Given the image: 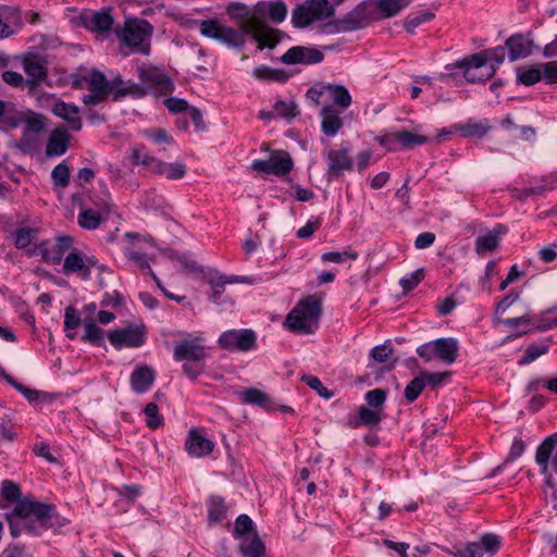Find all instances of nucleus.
<instances>
[{"label": "nucleus", "mask_w": 557, "mask_h": 557, "mask_svg": "<svg viewBox=\"0 0 557 557\" xmlns=\"http://www.w3.org/2000/svg\"><path fill=\"white\" fill-rule=\"evenodd\" d=\"M264 10L265 4L258 3L250 13L245 4L236 2L228 4L226 9L227 14L231 17L244 20L240 25V29L252 36V38L258 42L259 50H263L264 48L273 49L280 42L281 32L270 27L264 22Z\"/></svg>", "instance_id": "f257e3e1"}, {"label": "nucleus", "mask_w": 557, "mask_h": 557, "mask_svg": "<svg viewBox=\"0 0 557 557\" xmlns=\"http://www.w3.org/2000/svg\"><path fill=\"white\" fill-rule=\"evenodd\" d=\"M505 48L497 46L482 50L448 64L446 70L460 69L463 71V77L468 83H485L496 74L497 67L504 62Z\"/></svg>", "instance_id": "f03ea898"}, {"label": "nucleus", "mask_w": 557, "mask_h": 557, "mask_svg": "<svg viewBox=\"0 0 557 557\" xmlns=\"http://www.w3.org/2000/svg\"><path fill=\"white\" fill-rule=\"evenodd\" d=\"M321 314V301L309 296L299 301L287 314L285 325L294 333L313 334L318 330Z\"/></svg>", "instance_id": "7ed1b4c3"}, {"label": "nucleus", "mask_w": 557, "mask_h": 557, "mask_svg": "<svg viewBox=\"0 0 557 557\" xmlns=\"http://www.w3.org/2000/svg\"><path fill=\"white\" fill-rule=\"evenodd\" d=\"M30 516L35 517L40 529L48 530L52 527L50 521L54 517V506L24 497L14 503V508L12 512L7 513V519L20 518L21 520H27Z\"/></svg>", "instance_id": "20e7f679"}, {"label": "nucleus", "mask_w": 557, "mask_h": 557, "mask_svg": "<svg viewBox=\"0 0 557 557\" xmlns=\"http://www.w3.org/2000/svg\"><path fill=\"white\" fill-rule=\"evenodd\" d=\"M152 26L146 20H127L123 29H117L116 35L127 47L143 53H149V40L152 34Z\"/></svg>", "instance_id": "39448f33"}, {"label": "nucleus", "mask_w": 557, "mask_h": 557, "mask_svg": "<svg viewBox=\"0 0 557 557\" xmlns=\"http://www.w3.org/2000/svg\"><path fill=\"white\" fill-rule=\"evenodd\" d=\"M333 14L334 8L327 0H309L293 9L292 23L297 28H304Z\"/></svg>", "instance_id": "423d86ee"}, {"label": "nucleus", "mask_w": 557, "mask_h": 557, "mask_svg": "<svg viewBox=\"0 0 557 557\" xmlns=\"http://www.w3.org/2000/svg\"><path fill=\"white\" fill-rule=\"evenodd\" d=\"M375 11L372 9L371 1H363L343 18L330 23L333 32H351L366 27L371 21H375Z\"/></svg>", "instance_id": "0eeeda50"}, {"label": "nucleus", "mask_w": 557, "mask_h": 557, "mask_svg": "<svg viewBox=\"0 0 557 557\" xmlns=\"http://www.w3.org/2000/svg\"><path fill=\"white\" fill-rule=\"evenodd\" d=\"M200 33L209 38L216 39L228 47L240 48L245 44V34L232 27L223 26L215 20H206L201 22Z\"/></svg>", "instance_id": "6e6552de"}, {"label": "nucleus", "mask_w": 557, "mask_h": 557, "mask_svg": "<svg viewBox=\"0 0 557 557\" xmlns=\"http://www.w3.org/2000/svg\"><path fill=\"white\" fill-rule=\"evenodd\" d=\"M138 76L141 85L146 88V94L148 91H154L160 95H169L174 89L170 76L159 67H140L138 70Z\"/></svg>", "instance_id": "1a4fd4ad"}, {"label": "nucleus", "mask_w": 557, "mask_h": 557, "mask_svg": "<svg viewBox=\"0 0 557 557\" xmlns=\"http://www.w3.org/2000/svg\"><path fill=\"white\" fill-rule=\"evenodd\" d=\"M256 333L252 330H230L219 337V345L226 350L248 351L256 346Z\"/></svg>", "instance_id": "9d476101"}, {"label": "nucleus", "mask_w": 557, "mask_h": 557, "mask_svg": "<svg viewBox=\"0 0 557 557\" xmlns=\"http://www.w3.org/2000/svg\"><path fill=\"white\" fill-rule=\"evenodd\" d=\"M108 338L116 349L125 347H139L146 341V329L139 325H129L124 329L112 330Z\"/></svg>", "instance_id": "9b49d317"}, {"label": "nucleus", "mask_w": 557, "mask_h": 557, "mask_svg": "<svg viewBox=\"0 0 557 557\" xmlns=\"http://www.w3.org/2000/svg\"><path fill=\"white\" fill-rule=\"evenodd\" d=\"M201 278H203L212 287V293L209 295V299L214 304H219V299L222 293L224 292V287L226 284L252 283V280L250 277L238 275L227 276L221 274L218 270L213 268H207V271H205V274L201 276Z\"/></svg>", "instance_id": "f8f14e48"}, {"label": "nucleus", "mask_w": 557, "mask_h": 557, "mask_svg": "<svg viewBox=\"0 0 557 557\" xmlns=\"http://www.w3.org/2000/svg\"><path fill=\"white\" fill-rule=\"evenodd\" d=\"M293 168L290 156L282 151L278 154H272L265 160H255L251 169L264 174L282 176L287 174Z\"/></svg>", "instance_id": "ddd939ff"}, {"label": "nucleus", "mask_w": 557, "mask_h": 557, "mask_svg": "<svg viewBox=\"0 0 557 557\" xmlns=\"http://www.w3.org/2000/svg\"><path fill=\"white\" fill-rule=\"evenodd\" d=\"M324 58L321 50L304 46H295L288 49L282 57L281 61L284 64H315L320 63Z\"/></svg>", "instance_id": "4468645a"}, {"label": "nucleus", "mask_w": 557, "mask_h": 557, "mask_svg": "<svg viewBox=\"0 0 557 557\" xmlns=\"http://www.w3.org/2000/svg\"><path fill=\"white\" fill-rule=\"evenodd\" d=\"M505 47L508 49V58L511 62L531 55L535 46L531 34H513L507 38Z\"/></svg>", "instance_id": "2eb2a0df"}, {"label": "nucleus", "mask_w": 557, "mask_h": 557, "mask_svg": "<svg viewBox=\"0 0 557 557\" xmlns=\"http://www.w3.org/2000/svg\"><path fill=\"white\" fill-rule=\"evenodd\" d=\"M205 356V348L198 338L184 339L174 347L173 357L176 361L201 362Z\"/></svg>", "instance_id": "dca6fc26"}, {"label": "nucleus", "mask_w": 557, "mask_h": 557, "mask_svg": "<svg viewBox=\"0 0 557 557\" xmlns=\"http://www.w3.org/2000/svg\"><path fill=\"white\" fill-rule=\"evenodd\" d=\"M352 160L349 157V149L342 147L341 149H330L327 151V175L329 178L338 177L343 171L350 170Z\"/></svg>", "instance_id": "f3484780"}, {"label": "nucleus", "mask_w": 557, "mask_h": 557, "mask_svg": "<svg viewBox=\"0 0 557 557\" xmlns=\"http://www.w3.org/2000/svg\"><path fill=\"white\" fill-rule=\"evenodd\" d=\"M48 119L39 113L27 111L24 113L23 123L26 124L24 136L22 138L23 146L26 150L34 147V143L30 141L29 134H40L47 126Z\"/></svg>", "instance_id": "a211bd4d"}, {"label": "nucleus", "mask_w": 557, "mask_h": 557, "mask_svg": "<svg viewBox=\"0 0 557 557\" xmlns=\"http://www.w3.org/2000/svg\"><path fill=\"white\" fill-rule=\"evenodd\" d=\"M185 448L191 456L199 458L210 455L214 449V443L201 436L196 429H190L185 442Z\"/></svg>", "instance_id": "6ab92c4d"}, {"label": "nucleus", "mask_w": 557, "mask_h": 557, "mask_svg": "<svg viewBox=\"0 0 557 557\" xmlns=\"http://www.w3.org/2000/svg\"><path fill=\"white\" fill-rule=\"evenodd\" d=\"M71 136L64 127L54 128L46 146V156L49 158L62 156L66 152Z\"/></svg>", "instance_id": "aec40b11"}, {"label": "nucleus", "mask_w": 557, "mask_h": 557, "mask_svg": "<svg viewBox=\"0 0 557 557\" xmlns=\"http://www.w3.org/2000/svg\"><path fill=\"white\" fill-rule=\"evenodd\" d=\"M156 374L152 368L147 364L139 366L131 374V386L136 393L147 392L153 384Z\"/></svg>", "instance_id": "412c9836"}, {"label": "nucleus", "mask_w": 557, "mask_h": 557, "mask_svg": "<svg viewBox=\"0 0 557 557\" xmlns=\"http://www.w3.org/2000/svg\"><path fill=\"white\" fill-rule=\"evenodd\" d=\"M122 83V77L116 76L113 79H107L104 74L100 71H92L88 76V89L90 91H97L100 95H104L109 97L113 90L116 84Z\"/></svg>", "instance_id": "4be33fe9"}, {"label": "nucleus", "mask_w": 557, "mask_h": 557, "mask_svg": "<svg viewBox=\"0 0 557 557\" xmlns=\"http://www.w3.org/2000/svg\"><path fill=\"white\" fill-rule=\"evenodd\" d=\"M376 20L389 18L407 8L411 0H370Z\"/></svg>", "instance_id": "5701e85b"}, {"label": "nucleus", "mask_w": 557, "mask_h": 557, "mask_svg": "<svg viewBox=\"0 0 557 557\" xmlns=\"http://www.w3.org/2000/svg\"><path fill=\"white\" fill-rule=\"evenodd\" d=\"M435 345V358L442 360L446 364L455 362L458 356V342L453 337H443L432 341Z\"/></svg>", "instance_id": "b1692460"}, {"label": "nucleus", "mask_w": 557, "mask_h": 557, "mask_svg": "<svg viewBox=\"0 0 557 557\" xmlns=\"http://www.w3.org/2000/svg\"><path fill=\"white\" fill-rule=\"evenodd\" d=\"M52 113L67 122L72 131L82 129V121L78 117L79 109L75 104L57 101L52 107Z\"/></svg>", "instance_id": "393cba45"}, {"label": "nucleus", "mask_w": 557, "mask_h": 557, "mask_svg": "<svg viewBox=\"0 0 557 557\" xmlns=\"http://www.w3.org/2000/svg\"><path fill=\"white\" fill-rule=\"evenodd\" d=\"M84 25L95 33H103L111 29L113 25V17L110 9H102L98 12H92L89 16H84Z\"/></svg>", "instance_id": "a878e982"}, {"label": "nucleus", "mask_w": 557, "mask_h": 557, "mask_svg": "<svg viewBox=\"0 0 557 557\" xmlns=\"http://www.w3.org/2000/svg\"><path fill=\"white\" fill-rule=\"evenodd\" d=\"M134 165L141 164L156 174H162L165 162L147 153L145 147H134L131 154Z\"/></svg>", "instance_id": "bb28decb"}, {"label": "nucleus", "mask_w": 557, "mask_h": 557, "mask_svg": "<svg viewBox=\"0 0 557 557\" xmlns=\"http://www.w3.org/2000/svg\"><path fill=\"white\" fill-rule=\"evenodd\" d=\"M23 65L24 71L30 77L26 79V86L29 88H34L38 82L42 81L47 76L45 62L37 55L33 58H26L23 62Z\"/></svg>", "instance_id": "cd10ccee"}, {"label": "nucleus", "mask_w": 557, "mask_h": 557, "mask_svg": "<svg viewBox=\"0 0 557 557\" xmlns=\"http://www.w3.org/2000/svg\"><path fill=\"white\" fill-rule=\"evenodd\" d=\"M507 232L506 226L499 224L487 234L479 236L475 240V251L482 255L485 251H493L499 245V239Z\"/></svg>", "instance_id": "c85d7f7f"}, {"label": "nucleus", "mask_w": 557, "mask_h": 557, "mask_svg": "<svg viewBox=\"0 0 557 557\" xmlns=\"http://www.w3.org/2000/svg\"><path fill=\"white\" fill-rule=\"evenodd\" d=\"M73 238L71 236H61L57 238L54 246L50 249H42L44 260L52 264H59L62 261L63 255L71 249Z\"/></svg>", "instance_id": "c756f323"}, {"label": "nucleus", "mask_w": 557, "mask_h": 557, "mask_svg": "<svg viewBox=\"0 0 557 557\" xmlns=\"http://www.w3.org/2000/svg\"><path fill=\"white\" fill-rule=\"evenodd\" d=\"M63 269L65 273L81 272V276L84 280L90 278V272L85 264V256L78 250L71 251L64 259Z\"/></svg>", "instance_id": "7c9ffc66"}, {"label": "nucleus", "mask_w": 557, "mask_h": 557, "mask_svg": "<svg viewBox=\"0 0 557 557\" xmlns=\"http://www.w3.org/2000/svg\"><path fill=\"white\" fill-rule=\"evenodd\" d=\"M322 115V132L326 136H334L342 128L343 122L338 112L332 107H324L321 111Z\"/></svg>", "instance_id": "2f4dec72"}, {"label": "nucleus", "mask_w": 557, "mask_h": 557, "mask_svg": "<svg viewBox=\"0 0 557 557\" xmlns=\"http://www.w3.org/2000/svg\"><path fill=\"white\" fill-rule=\"evenodd\" d=\"M238 552L245 557H264L265 545L255 531L251 539H243Z\"/></svg>", "instance_id": "473e14b6"}, {"label": "nucleus", "mask_w": 557, "mask_h": 557, "mask_svg": "<svg viewBox=\"0 0 557 557\" xmlns=\"http://www.w3.org/2000/svg\"><path fill=\"white\" fill-rule=\"evenodd\" d=\"M557 445V433L546 437L542 444L537 447L535 461L542 467V472L546 473L548 470V462L553 450Z\"/></svg>", "instance_id": "72a5a7b5"}, {"label": "nucleus", "mask_w": 557, "mask_h": 557, "mask_svg": "<svg viewBox=\"0 0 557 557\" xmlns=\"http://www.w3.org/2000/svg\"><path fill=\"white\" fill-rule=\"evenodd\" d=\"M112 99L119 101L126 96L143 97L146 95V88L140 83H134L132 81H123L121 84H116L112 92Z\"/></svg>", "instance_id": "f704fd0d"}, {"label": "nucleus", "mask_w": 557, "mask_h": 557, "mask_svg": "<svg viewBox=\"0 0 557 557\" xmlns=\"http://www.w3.org/2000/svg\"><path fill=\"white\" fill-rule=\"evenodd\" d=\"M242 400L246 404L258 405L264 409H273L270 396L258 388H247L242 393Z\"/></svg>", "instance_id": "c9c22d12"}, {"label": "nucleus", "mask_w": 557, "mask_h": 557, "mask_svg": "<svg viewBox=\"0 0 557 557\" xmlns=\"http://www.w3.org/2000/svg\"><path fill=\"white\" fill-rule=\"evenodd\" d=\"M84 326L85 333L82 336V341L94 346H102L104 332L96 324L95 320L91 318L85 319Z\"/></svg>", "instance_id": "e433bc0d"}, {"label": "nucleus", "mask_w": 557, "mask_h": 557, "mask_svg": "<svg viewBox=\"0 0 557 557\" xmlns=\"http://www.w3.org/2000/svg\"><path fill=\"white\" fill-rule=\"evenodd\" d=\"M358 421L352 425L357 428L359 424H363L366 426L374 428L377 426L382 420V414L380 409L369 408L367 406H361L358 409Z\"/></svg>", "instance_id": "4c0bfd02"}, {"label": "nucleus", "mask_w": 557, "mask_h": 557, "mask_svg": "<svg viewBox=\"0 0 557 557\" xmlns=\"http://www.w3.org/2000/svg\"><path fill=\"white\" fill-rule=\"evenodd\" d=\"M253 75L258 79L284 83L288 79V74L284 70L272 69L267 65L258 66L253 70Z\"/></svg>", "instance_id": "58836bf2"}, {"label": "nucleus", "mask_w": 557, "mask_h": 557, "mask_svg": "<svg viewBox=\"0 0 557 557\" xmlns=\"http://www.w3.org/2000/svg\"><path fill=\"white\" fill-rule=\"evenodd\" d=\"M394 136L395 140H397L398 144L406 149H411L416 146L423 145L429 140L426 136L411 133L409 131L395 132Z\"/></svg>", "instance_id": "ea45409f"}, {"label": "nucleus", "mask_w": 557, "mask_h": 557, "mask_svg": "<svg viewBox=\"0 0 557 557\" xmlns=\"http://www.w3.org/2000/svg\"><path fill=\"white\" fill-rule=\"evenodd\" d=\"M324 89L330 91L333 102L342 109H347L351 104L350 94L345 86L329 84Z\"/></svg>", "instance_id": "a19ab883"}, {"label": "nucleus", "mask_w": 557, "mask_h": 557, "mask_svg": "<svg viewBox=\"0 0 557 557\" xmlns=\"http://www.w3.org/2000/svg\"><path fill=\"white\" fill-rule=\"evenodd\" d=\"M227 507L221 496H211L208 506V518L210 522H219L226 517Z\"/></svg>", "instance_id": "79ce46f5"}, {"label": "nucleus", "mask_w": 557, "mask_h": 557, "mask_svg": "<svg viewBox=\"0 0 557 557\" xmlns=\"http://www.w3.org/2000/svg\"><path fill=\"white\" fill-rule=\"evenodd\" d=\"M491 129L487 121L484 122H468L459 126V131L462 137H478L482 138Z\"/></svg>", "instance_id": "37998d69"}, {"label": "nucleus", "mask_w": 557, "mask_h": 557, "mask_svg": "<svg viewBox=\"0 0 557 557\" xmlns=\"http://www.w3.org/2000/svg\"><path fill=\"white\" fill-rule=\"evenodd\" d=\"M542 79V71L540 67L519 66L517 69V81L519 84L532 86Z\"/></svg>", "instance_id": "c03bdc74"}, {"label": "nucleus", "mask_w": 557, "mask_h": 557, "mask_svg": "<svg viewBox=\"0 0 557 557\" xmlns=\"http://www.w3.org/2000/svg\"><path fill=\"white\" fill-rule=\"evenodd\" d=\"M104 220L101 213L92 209L83 210L78 215V224L86 230H95Z\"/></svg>", "instance_id": "a18cd8bd"}, {"label": "nucleus", "mask_w": 557, "mask_h": 557, "mask_svg": "<svg viewBox=\"0 0 557 557\" xmlns=\"http://www.w3.org/2000/svg\"><path fill=\"white\" fill-rule=\"evenodd\" d=\"M548 351L547 344H531L527 347L524 356L519 360L520 366H525L533 362L535 359L545 355Z\"/></svg>", "instance_id": "49530a36"}, {"label": "nucleus", "mask_w": 557, "mask_h": 557, "mask_svg": "<svg viewBox=\"0 0 557 557\" xmlns=\"http://www.w3.org/2000/svg\"><path fill=\"white\" fill-rule=\"evenodd\" d=\"M11 386L18 391L20 393H22L25 396V398L29 401H35L38 399H42L44 401L52 400V396L49 395L48 393L28 388L21 384L20 382H17L16 380L12 381Z\"/></svg>", "instance_id": "de8ad7c7"}, {"label": "nucleus", "mask_w": 557, "mask_h": 557, "mask_svg": "<svg viewBox=\"0 0 557 557\" xmlns=\"http://www.w3.org/2000/svg\"><path fill=\"white\" fill-rule=\"evenodd\" d=\"M255 531L253 521L249 516L243 513L237 517L233 531V534L236 539H243L248 533L253 534Z\"/></svg>", "instance_id": "09e8293b"}, {"label": "nucleus", "mask_w": 557, "mask_h": 557, "mask_svg": "<svg viewBox=\"0 0 557 557\" xmlns=\"http://www.w3.org/2000/svg\"><path fill=\"white\" fill-rule=\"evenodd\" d=\"M434 17V13L429 11L418 12L407 16L404 23V27L407 33H413L414 29L424 22L431 21Z\"/></svg>", "instance_id": "8fccbe9b"}, {"label": "nucleus", "mask_w": 557, "mask_h": 557, "mask_svg": "<svg viewBox=\"0 0 557 557\" xmlns=\"http://www.w3.org/2000/svg\"><path fill=\"white\" fill-rule=\"evenodd\" d=\"M268 14L270 20L274 23H281L287 15V7L282 1L271 2L265 4L264 15Z\"/></svg>", "instance_id": "3c124183"}, {"label": "nucleus", "mask_w": 557, "mask_h": 557, "mask_svg": "<svg viewBox=\"0 0 557 557\" xmlns=\"http://www.w3.org/2000/svg\"><path fill=\"white\" fill-rule=\"evenodd\" d=\"M71 170L64 162L58 164L51 172V178L55 186L66 187L70 183Z\"/></svg>", "instance_id": "603ef678"}, {"label": "nucleus", "mask_w": 557, "mask_h": 557, "mask_svg": "<svg viewBox=\"0 0 557 557\" xmlns=\"http://www.w3.org/2000/svg\"><path fill=\"white\" fill-rule=\"evenodd\" d=\"M24 113V111H16L13 106L10 104L4 115H2L0 123L9 128H16L23 123Z\"/></svg>", "instance_id": "864d4df0"}, {"label": "nucleus", "mask_w": 557, "mask_h": 557, "mask_svg": "<svg viewBox=\"0 0 557 557\" xmlns=\"http://www.w3.org/2000/svg\"><path fill=\"white\" fill-rule=\"evenodd\" d=\"M424 387H425V380L421 376L414 377L405 387V393H404L405 398L409 403L414 401L419 397V395L421 394V392L423 391Z\"/></svg>", "instance_id": "5fc2aeb1"}, {"label": "nucleus", "mask_w": 557, "mask_h": 557, "mask_svg": "<svg viewBox=\"0 0 557 557\" xmlns=\"http://www.w3.org/2000/svg\"><path fill=\"white\" fill-rule=\"evenodd\" d=\"M274 112L276 115L287 120H292L298 114L297 106L294 101L285 102L277 100L274 103Z\"/></svg>", "instance_id": "6e6d98bb"}, {"label": "nucleus", "mask_w": 557, "mask_h": 557, "mask_svg": "<svg viewBox=\"0 0 557 557\" xmlns=\"http://www.w3.org/2000/svg\"><path fill=\"white\" fill-rule=\"evenodd\" d=\"M144 412L147 417V426L156 430L163 423V418L159 414L158 406L154 403L146 405Z\"/></svg>", "instance_id": "4d7b16f0"}, {"label": "nucleus", "mask_w": 557, "mask_h": 557, "mask_svg": "<svg viewBox=\"0 0 557 557\" xmlns=\"http://www.w3.org/2000/svg\"><path fill=\"white\" fill-rule=\"evenodd\" d=\"M37 230L30 227H22L15 232V246L17 248H26L36 237Z\"/></svg>", "instance_id": "13d9d810"}, {"label": "nucleus", "mask_w": 557, "mask_h": 557, "mask_svg": "<svg viewBox=\"0 0 557 557\" xmlns=\"http://www.w3.org/2000/svg\"><path fill=\"white\" fill-rule=\"evenodd\" d=\"M2 496L5 500H8L9 503H15L17 500H20L22 497V493H21V488L20 486L12 482V481H9V480H4L2 482Z\"/></svg>", "instance_id": "bf43d9fd"}, {"label": "nucleus", "mask_w": 557, "mask_h": 557, "mask_svg": "<svg viewBox=\"0 0 557 557\" xmlns=\"http://www.w3.org/2000/svg\"><path fill=\"white\" fill-rule=\"evenodd\" d=\"M386 399V392L381 388L369 391L366 394L367 405L373 409H382V406Z\"/></svg>", "instance_id": "052dcab7"}, {"label": "nucleus", "mask_w": 557, "mask_h": 557, "mask_svg": "<svg viewBox=\"0 0 557 557\" xmlns=\"http://www.w3.org/2000/svg\"><path fill=\"white\" fill-rule=\"evenodd\" d=\"M358 253L356 251H330L322 255L321 259L325 262L343 263L346 259L356 260Z\"/></svg>", "instance_id": "680f3d73"}, {"label": "nucleus", "mask_w": 557, "mask_h": 557, "mask_svg": "<svg viewBox=\"0 0 557 557\" xmlns=\"http://www.w3.org/2000/svg\"><path fill=\"white\" fill-rule=\"evenodd\" d=\"M451 554L455 557H482L483 547L479 542H472L465 548H456V552Z\"/></svg>", "instance_id": "e2e57ef3"}, {"label": "nucleus", "mask_w": 557, "mask_h": 557, "mask_svg": "<svg viewBox=\"0 0 557 557\" xmlns=\"http://www.w3.org/2000/svg\"><path fill=\"white\" fill-rule=\"evenodd\" d=\"M424 277L423 269H419L408 276L400 278L399 284L404 292L413 289Z\"/></svg>", "instance_id": "0e129e2a"}, {"label": "nucleus", "mask_w": 557, "mask_h": 557, "mask_svg": "<svg viewBox=\"0 0 557 557\" xmlns=\"http://www.w3.org/2000/svg\"><path fill=\"white\" fill-rule=\"evenodd\" d=\"M302 380L310 388L314 389L321 397L330 399L333 396V392L327 389L317 376H304Z\"/></svg>", "instance_id": "69168bd1"}, {"label": "nucleus", "mask_w": 557, "mask_h": 557, "mask_svg": "<svg viewBox=\"0 0 557 557\" xmlns=\"http://www.w3.org/2000/svg\"><path fill=\"white\" fill-rule=\"evenodd\" d=\"M177 262L185 271L198 274L200 277L205 274V271H207V268L198 265L195 260L188 258L186 255L177 256Z\"/></svg>", "instance_id": "338daca9"}, {"label": "nucleus", "mask_w": 557, "mask_h": 557, "mask_svg": "<svg viewBox=\"0 0 557 557\" xmlns=\"http://www.w3.org/2000/svg\"><path fill=\"white\" fill-rule=\"evenodd\" d=\"M540 66L543 69L542 77L547 84L557 83V61L542 63Z\"/></svg>", "instance_id": "774afa93"}]
</instances>
